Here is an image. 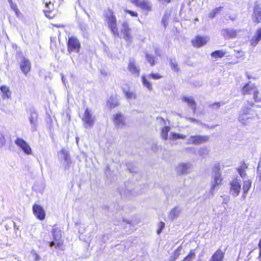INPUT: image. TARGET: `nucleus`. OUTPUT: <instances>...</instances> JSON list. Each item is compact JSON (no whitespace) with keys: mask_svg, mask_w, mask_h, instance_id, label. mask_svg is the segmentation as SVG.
I'll return each instance as SVG.
<instances>
[{"mask_svg":"<svg viewBox=\"0 0 261 261\" xmlns=\"http://www.w3.org/2000/svg\"><path fill=\"white\" fill-rule=\"evenodd\" d=\"M105 16V22L114 36L117 37H120L117 27L116 18L113 11L111 9H108L106 12Z\"/></svg>","mask_w":261,"mask_h":261,"instance_id":"f257e3e1","label":"nucleus"},{"mask_svg":"<svg viewBox=\"0 0 261 261\" xmlns=\"http://www.w3.org/2000/svg\"><path fill=\"white\" fill-rule=\"evenodd\" d=\"M84 126L86 128H91L94 124L95 117L93 115L91 111L86 108L81 117Z\"/></svg>","mask_w":261,"mask_h":261,"instance_id":"f03ea898","label":"nucleus"},{"mask_svg":"<svg viewBox=\"0 0 261 261\" xmlns=\"http://www.w3.org/2000/svg\"><path fill=\"white\" fill-rule=\"evenodd\" d=\"M52 233L54 241L48 242L49 246H54L55 248H61L63 243L60 240L61 238V230L59 228L54 226L52 229Z\"/></svg>","mask_w":261,"mask_h":261,"instance_id":"7ed1b4c3","label":"nucleus"},{"mask_svg":"<svg viewBox=\"0 0 261 261\" xmlns=\"http://www.w3.org/2000/svg\"><path fill=\"white\" fill-rule=\"evenodd\" d=\"M241 93L244 95H252L253 98H257L259 92L257 87L249 82L242 88Z\"/></svg>","mask_w":261,"mask_h":261,"instance_id":"20e7f679","label":"nucleus"},{"mask_svg":"<svg viewBox=\"0 0 261 261\" xmlns=\"http://www.w3.org/2000/svg\"><path fill=\"white\" fill-rule=\"evenodd\" d=\"M161 136L164 140H176L179 138V135L170 131V127L165 126L162 128Z\"/></svg>","mask_w":261,"mask_h":261,"instance_id":"39448f33","label":"nucleus"},{"mask_svg":"<svg viewBox=\"0 0 261 261\" xmlns=\"http://www.w3.org/2000/svg\"><path fill=\"white\" fill-rule=\"evenodd\" d=\"M229 185L230 194L234 197L238 196L240 193L241 189L240 180L238 177H236L230 181Z\"/></svg>","mask_w":261,"mask_h":261,"instance_id":"423d86ee","label":"nucleus"},{"mask_svg":"<svg viewBox=\"0 0 261 261\" xmlns=\"http://www.w3.org/2000/svg\"><path fill=\"white\" fill-rule=\"evenodd\" d=\"M68 50L69 52L75 51L79 53L81 44L77 39L73 36L69 37L68 41Z\"/></svg>","mask_w":261,"mask_h":261,"instance_id":"0eeeda50","label":"nucleus"},{"mask_svg":"<svg viewBox=\"0 0 261 261\" xmlns=\"http://www.w3.org/2000/svg\"><path fill=\"white\" fill-rule=\"evenodd\" d=\"M208 39L209 38L207 37L196 35L192 39L191 43L194 47L200 48L206 44Z\"/></svg>","mask_w":261,"mask_h":261,"instance_id":"6e6552de","label":"nucleus"},{"mask_svg":"<svg viewBox=\"0 0 261 261\" xmlns=\"http://www.w3.org/2000/svg\"><path fill=\"white\" fill-rule=\"evenodd\" d=\"M121 34L123 35V38L128 43L132 42V37L130 34V29L128 23L125 21L121 24Z\"/></svg>","mask_w":261,"mask_h":261,"instance_id":"1a4fd4ad","label":"nucleus"},{"mask_svg":"<svg viewBox=\"0 0 261 261\" xmlns=\"http://www.w3.org/2000/svg\"><path fill=\"white\" fill-rule=\"evenodd\" d=\"M15 144L18 146L27 154H31L32 150L29 144L21 138H17L15 141Z\"/></svg>","mask_w":261,"mask_h":261,"instance_id":"9d476101","label":"nucleus"},{"mask_svg":"<svg viewBox=\"0 0 261 261\" xmlns=\"http://www.w3.org/2000/svg\"><path fill=\"white\" fill-rule=\"evenodd\" d=\"M209 137L207 136L195 135L191 136L188 139L189 144L194 145H200L208 142Z\"/></svg>","mask_w":261,"mask_h":261,"instance_id":"9b49d317","label":"nucleus"},{"mask_svg":"<svg viewBox=\"0 0 261 261\" xmlns=\"http://www.w3.org/2000/svg\"><path fill=\"white\" fill-rule=\"evenodd\" d=\"M162 77V76L159 73H151L148 74L147 76L143 75L142 76V82L144 87L150 90L152 88V85L148 81V79H152L153 80H158Z\"/></svg>","mask_w":261,"mask_h":261,"instance_id":"f8f14e48","label":"nucleus"},{"mask_svg":"<svg viewBox=\"0 0 261 261\" xmlns=\"http://www.w3.org/2000/svg\"><path fill=\"white\" fill-rule=\"evenodd\" d=\"M113 120L117 127L122 128L126 125V119L120 113L113 115Z\"/></svg>","mask_w":261,"mask_h":261,"instance_id":"ddd939ff","label":"nucleus"},{"mask_svg":"<svg viewBox=\"0 0 261 261\" xmlns=\"http://www.w3.org/2000/svg\"><path fill=\"white\" fill-rule=\"evenodd\" d=\"M252 19L256 24L261 22V6L258 4H255L253 7Z\"/></svg>","mask_w":261,"mask_h":261,"instance_id":"4468645a","label":"nucleus"},{"mask_svg":"<svg viewBox=\"0 0 261 261\" xmlns=\"http://www.w3.org/2000/svg\"><path fill=\"white\" fill-rule=\"evenodd\" d=\"M127 69L132 74L135 76H139L140 68L136 65L135 60L134 58L129 59Z\"/></svg>","mask_w":261,"mask_h":261,"instance_id":"2eb2a0df","label":"nucleus"},{"mask_svg":"<svg viewBox=\"0 0 261 261\" xmlns=\"http://www.w3.org/2000/svg\"><path fill=\"white\" fill-rule=\"evenodd\" d=\"M130 1L132 4L140 7L143 10L148 11L151 10V4L147 0H130Z\"/></svg>","mask_w":261,"mask_h":261,"instance_id":"dca6fc26","label":"nucleus"},{"mask_svg":"<svg viewBox=\"0 0 261 261\" xmlns=\"http://www.w3.org/2000/svg\"><path fill=\"white\" fill-rule=\"evenodd\" d=\"M20 67L22 72L25 75H27L30 71L31 67V63L28 59L22 57L20 62Z\"/></svg>","mask_w":261,"mask_h":261,"instance_id":"f3484780","label":"nucleus"},{"mask_svg":"<svg viewBox=\"0 0 261 261\" xmlns=\"http://www.w3.org/2000/svg\"><path fill=\"white\" fill-rule=\"evenodd\" d=\"M33 211L35 215L39 220H42L45 218V211L41 206L34 204L33 206Z\"/></svg>","mask_w":261,"mask_h":261,"instance_id":"a211bd4d","label":"nucleus"},{"mask_svg":"<svg viewBox=\"0 0 261 261\" xmlns=\"http://www.w3.org/2000/svg\"><path fill=\"white\" fill-rule=\"evenodd\" d=\"M225 256V252L220 248H218L211 256L209 261H223Z\"/></svg>","mask_w":261,"mask_h":261,"instance_id":"6ab92c4d","label":"nucleus"},{"mask_svg":"<svg viewBox=\"0 0 261 261\" xmlns=\"http://www.w3.org/2000/svg\"><path fill=\"white\" fill-rule=\"evenodd\" d=\"M239 32L237 30L225 29L223 30V35L227 39L236 38Z\"/></svg>","mask_w":261,"mask_h":261,"instance_id":"aec40b11","label":"nucleus"},{"mask_svg":"<svg viewBox=\"0 0 261 261\" xmlns=\"http://www.w3.org/2000/svg\"><path fill=\"white\" fill-rule=\"evenodd\" d=\"M223 177L221 173L216 174L214 177V180L211 185V190L215 189L217 187L222 184Z\"/></svg>","mask_w":261,"mask_h":261,"instance_id":"412c9836","label":"nucleus"},{"mask_svg":"<svg viewBox=\"0 0 261 261\" xmlns=\"http://www.w3.org/2000/svg\"><path fill=\"white\" fill-rule=\"evenodd\" d=\"M261 40V27L257 30L255 35L250 40V45L255 46Z\"/></svg>","mask_w":261,"mask_h":261,"instance_id":"4be33fe9","label":"nucleus"},{"mask_svg":"<svg viewBox=\"0 0 261 261\" xmlns=\"http://www.w3.org/2000/svg\"><path fill=\"white\" fill-rule=\"evenodd\" d=\"M60 158L64 160L67 166L71 163L70 155L68 151L65 149H62L59 152Z\"/></svg>","mask_w":261,"mask_h":261,"instance_id":"5701e85b","label":"nucleus"},{"mask_svg":"<svg viewBox=\"0 0 261 261\" xmlns=\"http://www.w3.org/2000/svg\"><path fill=\"white\" fill-rule=\"evenodd\" d=\"M251 187V181L250 180H247L243 181V195L242 197L245 198L250 190Z\"/></svg>","mask_w":261,"mask_h":261,"instance_id":"b1692460","label":"nucleus"},{"mask_svg":"<svg viewBox=\"0 0 261 261\" xmlns=\"http://www.w3.org/2000/svg\"><path fill=\"white\" fill-rule=\"evenodd\" d=\"M247 168L248 165L244 162H243L240 166L237 168V171L241 177H244L246 176V170Z\"/></svg>","mask_w":261,"mask_h":261,"instance_id":"393cba45","label":"nucleus"},{"mask_svg":"<svg viewBox=\"0 0 261 261\" xmlns=\"http://www.w3.org/2000/svg\"><path fill=\"white\" fill-rule=\"evenodd\" d=\"M179 214V208L178 206H175L174 208L172 209L168 215L169 218L173 220L178 217Z\"/></svg>","mask_w":261,"mask_h":261,"instance_id":"a878e982","label":"nucleus"},{"mask_svg":"<svg viewBox=\"0 0 261 261\" xmlns=\"http://www.w3.org/2000/svg\"><path fill=\"white\" fill-rule=\"evenodd\" d=\"M37 114L36 112H32L30 117V121L32 129L35 130L37 125Z\"/></svg>","mask_w":261,"mask_h":261,"instance_id":"bb28decb","label":"nucleus"},{"mask_svg":"<svg viewBox=\"0 0 261 261\" xmlns=\"http://www.w3.org/2000/svg\"><path fill=\"white\" fill-rule=\"evenodd\" d=\"M191 170V166L190 164H182L180 165V174H185L189 173Z\"/></svg>","mask_w":261,"mask_h":261,"instance_id":"cd10ccee","label":"nucleus"},{"mask_svg":"<svg viewBox=\"0 0 261 261\" xmlns=\"http://www.w3.org/2000/svg\"><path fill=\"white\" fill-rule=\"evenodd\" d=\"M225 55V52L222 50H216L211 54V56L214 58H221Z\"/></svg>","mask_w":261,"mask_h":261,"instance_id":"c85d7f7f","label":"nucleus"},{"mask_svg":"<svg viewBox=\"0 0 261 261\" xmlns=\"http://www.w3.org/2000/svg\"><path fill=\"white\" fill-rule=\"evenodd\" d=\"M1 91L3 93V98H9L11 96V92L9 88L6 86L1 87Z\"/></svg>","mask_w":261,"mask_h":261,"instance_id":"c756f323","label":"nucleus"},{"mask_svg":"<svg viewBox=\"0 0 261 261\" xmlns=\"http://www.w3.org/2000/svg\"><path fill=\"white\" fill-rule=\"evenodd\" d=\"M223 7H219L214 9L208 14L211 18H214L222 10Z\"/></svg>","mask_w":261,"mask_h":261,"instance_id":"7c9ffc66","label":"nucleus"},{"mask_svg":"<svg viewBox=\"0 0 261 261\" xmlns=\"http://www.w3.org/2000/svg\"><path fill=\"white\" fill-rule=\"evenodd\" d=\"M195 257L194 250H191L189 254L184 258L182 261H192Z\"/></svg>","mask_w":261,"mask_h":261,"instance_id":"2f4dec72","label":"nucleus"},{"mask_svg":"<svg viewBox=\"0 0 261 261\" xmlns=\"http://www.w3.org/2000/svg\"><path fill=\"white\" fill-rule=\"evenodd\" d=\"M119 104L117 99H109L107 105L111 108H114Z\"/></svg>","mask_w":261,"mask_h":261,"instance_id":"473e14b6","label":"nucleus"},{"mask_svg":"<svg viewBox=\"0 0 261 261\" xmlns=\"http://www.w3.org/2000/svg\"><path fill=\"white\" fill-rule=\"evenodd\" d=\"M187 102L189 106L195 112L196 110V103L194 99H184Z\"/></svg>","mask_w":261,"mask_h":261,"instance_id":"72a5a7b5","label":"nucleus"},{"mask_svg":"<svg viewBox=\"0 0 261 261\" xmlns=\"http://www.w3.org/2000/svg\"><path fill=\"white\" fill-rule=\"evenodd\" d=\"M170 66L171 68L174 71H178V64L177 62H176L175 60L174 59H171L170 60Z\"/></svg>","mask_w":261,"mask_h":261,"instance_id":"f704fd0d","label":"nucleus"},{"mask_svg":"<svg viewBox=\"0 0 261 261\" xmlns=\"http://www.w3.org/2000/svg\"><path fill=\"white\" fill-rule=\"evenodd\" d=\"M8 1L10 4L11 9L15 12V13L17 15V16H18V13L19 11L17 8L16 5L13 3L12 0H8Z\"/></svg>","mask_w":261,"mask_h":261,"instance_id":"c9c22d12","label":"nucleus"},{"mask_svg":"<svg viewBox=\"0 0 261 261\" xmlns=\"http://www.w3.org/2000/svg\"><path fill=\"white\" fill-rule=\"evenodd\" d=\"M146 60L150 63L151 66L154 65V60L153 56L148 54H146L145 55Z\"/></svg>","mask_w":261,"mask_h":261,"instance_id":"e433bc0d","label":"nucleus"},{"mask_svg":"<svg viewBox=\"0 0 261 261\" xmlns=\"http://www.w3.org/2000/svg\"><path fill=\"white\" fill-rule=\"evenodd\" d=\"M44 14L45 16L49 18H52L54 17L55 13H54L53 10H48L47 9L44 10Z\"/></svg>","mask_w":261,"mask_h":261,"instance_id":"4c0bfd02","label":"nucleus"},{"mask_svg":"<svg viewBox=\"0 0 261 261\" xmlns=\"http://www.w3.org/2000/svg\"><path fill=\"white\" fill-rule=\"evenodd\" d=\"M165 224L163 222H160L158 224V228L157 230L158 234H160L162 232L163 229L165 228Z\"/></svg>","mask_w":261,"mask_h":261,"instance_id":"58836bf2","label":"nucleus"},{"mask_svg":"<svg viewBox=\"0 0 261 261\" xmlns=\"http://www.w3.org/2000/svg\"><path fill=\"white\" fill-rule=\"evenodd\" d=\"M125 93V95L127 97V98H135L136 96L135 95V94L130 91V90H127V91H124Z\"/></svg>","mask_w":261,"mask_h":261,"instance_id":"ea45409f","label":"nucleus"},{"mask_svg":"<svg viewBox=\"0 0 261 261\" xmlns=\"http://www.w3.org/2000/svg\"><path fill=\"white\" fill-rule=\"evenodd\" d=\"M249 117L247 116L246 114H243L239 117V120L241 121L243 124H245V122H244L246 120L248 119Z\"/></svg>","mask_w":261,"mask_h":261,"instance_id":"a19ab883","label":"nucleus"},{"mask_svg":"<svg viewBox=\"0 0 261 261\" xmlns=\"http://www.w3.org/2000/svg\"><path fill=\"white\" fill-rule=\"evenodd\" d=\"M213 170L214 172L216 173L217 174H218L220 172V166L219 164L215 165V166L213 168Z\"/></svg>","mask_w":261,"mask_h":261,"instance_id":"79ce46f5","label":"nucleus"},{"mask_svg":"<svg viewBox=\"0 0 261 261\" xmlns=\"http://www.w3.org/2000/svg\"><path fill=\"white\" fill-rule=\"evenodd\" d=\"M31 254H32L35 260H39L40 259V256L35 251L33 250L31 251Z\"/></svg>","mask_w":261,"mask_h":261,"instance_id":"37998d69","label":"nucleus"},{"mask_svg":"<svg viewBox=\"0 0 261 261\" xmlns=\"http://www.w3.org/2000/svg\"><path fill=\"white\" fill-rule=\"evenodd\" d=\"M5 144V139L3 134L0 133V147L4 146Z\"/></svg>","mask_w":261,"mask_h":261,"instance_id":"c03bdc74","label":"nucleus"},{"mask_svg":"<svg viewBox=\"0 0 261 261\" xmlns=\"http://www.w3.org/2000/svg\"><path fill=\"white\" fill-rule=\"evenodd\" d=\"M125 11L130 14L132 16H137L138 14L137 12L129 10H125Z\"/></svg>","mask_w":261,"mask_h":261,"instance_id":"a18cd8bd","label":"nucleus"},{"mask_svg":"<svg viewBox=\"0 0 261 261\" xmlns=\"http://www.w3.org/2000/svg\"><path fill=\"white\" fill-rule=\"evenodd\" d=\"M46 8L48 10L53 11L54 10V4L51 2H50L48 5L46 6Z\"/></svg>","mask_w":261,"mask_h":261,"instance_id":"49530a36","label":"nucleus"},{"mask_svg":"<svg viewBox=\"0 0 261 261\" xmlns=\"http://www.w3.org/2000/svg\"><path fill=\"white\" fill-rule=\"evenodd\" d=\"M258 247L259 250V257H261V239L259 240L258 244Z\"/></svg>","mask_w":261,"mask_h":261,"instance_id":"de8ad7c7","label":"nucleus"},{"mask_svg":"<svg viewBox=\"0 0 261 261\" xmlns=\"http://www.w3.org/2000/svg\"><path fill=\"white\" fill-rule=\"evenodd\" d=\"M166 22H167V18L166 16H164L162 20V23L163 24L165 27H166Z\"/></svg>","mask_w":261,"mask_h":261,"instance_id":"09e8293b","label":"nucleus"},{"mask_svg":"<svg viewBox=\"0 0 261 261\" xmlns=\"http://www.w3.org/2000/svg\"><path fill=\"white\" fill-rule=\"evenodd\" d=\"M155 54L156 56H161V51L157 48H155Z\"/></svg>","mask_w":261,"mask_h":261,"instance_id":"8fccbe9b","label":"nucleus"},{"mask_svg":"<svg viewBox=\"0 0 261 261\" xmlns=\"http://www.w3.org/2000/svg\"><path fill=\"white\" fill-rule=\"evenodd\" d=\"M157 120H158V121L159 122H160L161 123L163 124V123H165V121H164V120L162 118H161V117L160 118H157Z\"/></svg>","mask_w":261,"mask_h":261,"instance_id":"3c124183","label":"nucleus"},{"mask_svg":"<svg viewBox=\"0 0 261 261\" xmlns=\"http://www.w3.org/2000/svg\"><path fill=\"white\" fill-rule=\"evenodd\" d=\"M100 73L102 75H103L104 76L107 75V72L104 69L100 70Z\"/></svg>","mask_w":261,"mask_h":261,"instance_id":"603ef678","label":"nucleus"},{"mask_svg":"<svg viewBox=\"0 0 261 261\" xmlns=\"http://www.w3.org/2000/svg\"><path fill=\"white\" fill-rule=\"evenodd\" d=\"M50 2H51L50 0H44V3L45 4V6L46 5H48V4H49Z\"/></svg>","mask_w":261,"mask_h":261,"instance_id":"864d4df0","label":"nucleus"},{"mask_svg":"<svg viewBox=\"0 0 261 261\" xmlns=\"http://www.w3.org/2000/svg\"><path fill=\"white\" fill-rule=\"evenodd\" d=\"M162 3H169L170 2V0H159Z\"/></svg>","mask_w":261,"mask_h":261,"instance_id":"5fc2aeb1","label":"nucleus"},{"mask_svg":"<svg viewBox=\"0 0 261 261\" xmlns=\"http://www.w3.org/2000/svg\"><path fill=\"white\" fill-rule=\"evenodd\" d=\"M257 178L259 181H261V172L258 174Z\"/></svg>","mask_w":261,"mask_h":261,"instance_id":"6e6d98bb","label":"nucleus"},{"mask_svg":"<svg viewBox=\"0 0 261 261\" xmlns=\"http://www.w3.org/2000/svg\"><path fill=\"white\" fill-rule=\"evenodd\" d=\"M154 148H152V149H153L154 151H156V150H157V149H158V146H157V145H154Z\"/></svg>","mask_w":261,"mask_h":261,"instance_id":"4d7b16f0","label":"nucleus"},{"mask_svg":"<svg viewBox=\"0 0 261 261\" xmlns=\"http://www.w3.org/2000/svg\"><path fill=\"white\" fill-rule=\"evenodd\" d=\"M62 80L63 81V83H64V77H63V76L62 75Z\"/></svg>","mask_w":261,"mask_h":261,"instance_id":"13d9d810","label":"nucleus"},{"mask_svg":"<svg viewBox=\"0 0 261 261\" xmlns=\"http://www.w3.org/2000/svg\"><path fill=\"white\" fill-rule=\"evenodd\" d=\"M76 143H77V142H78V141H79V138H76Z\"/></svg>","mask_w":261,"mask_h":261,"instance_id":"bf43d9fd","label":"nucleus"},{"mask_svg":"<svg viewBox=\"0 0 261 261\" xmlns=\"http://www.w3.org/2000/svg\"><path fill=\"white\" fill-rule=\"evenodd\" d=\"M180 139L184 138V137H182V136H181V135H180Z\"/></svg>","mask_w":261,"mask_h":261,"instance_id":"052dcab7","label":"nucleus"}]
</instances>
